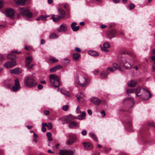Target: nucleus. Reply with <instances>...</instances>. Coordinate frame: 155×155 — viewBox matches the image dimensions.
Instances as JSON below:
<instances>
[{
	"mask_svg": "<svg viewBox=\"0 0 155 155\" xmlns=\"http://www.w3.org/2000/svg\"><path fill=\"white\" fill-rule=\"evenodd\" d=\"M136 57L134 53H131L126 58L122 57L120 59L121 64H123V67L127 69H130L132 67V65L134 63V59Z\"/></svg>",
	"mask_w": 155,
	"mask_h": 155,
	"instance_id": "obj_1",
	"label": "nucleus"
},
{
	"mask_svg": "<svg viewBox=\"0 0 155 155\" xmlns=\"http://www.w3.org/2000/svg\"><path fill=\"white\" fill-rule=\"evenodd\" d=\"M19 13L18 15V17H19L20 15L25 16L27 18H30L32 17V13L27 9L19 8Z\"/></svg>",
	"mask_w": 155,
	"mask_h": 155,
	"instance_id": "obj_2",
	"label": "nucleus"
},
{
	"mask_svg": "<svg viewBox=\"0 0 155 155\" xmlns=\"http://www.w3.org/2000/svg\"><path fill=\"white\" fill-rule=\"evenodd\" d=\"M24 83L26 86L29 87H34L37 84L35 82V79L31 76L26 77L25 78Z\"/></svg>",
	"mask_w": 155,
	"mask_h": 155,
	"instance_id": "obj_3",
	"label": "nucleus"
},
{
	"mask_svg": "<svg viewBox=\"0 0 155 155\" xmlns=\"http://www.w3.org/2000/svg\"><path fill=\"white\" fill-rule=\"evenodd\" d=\"M49 79L51 83L54 87H59L60 82L58 76L51 74L49 76Z\"/></svg>",
	"mask_w": 155,
	"mask_h": 155,
	"instance_id": "obj_4",
	"label": "nucleus"
},
{
	"mask_svg": "<svg viewBox=\"0 0 155 155\" xmlns=\"http://www.w3.org/2000/svg\"><path fill=\"white\" fill-rule=\"evenodd\" d=\"M151 94L150 92L147 89L143 88L142 93L140 95V98L143 100H148L151 97Z\"/></svg>",
	"mask_w": 155,
	"mask_h": 155,
	"instance_id": "obj_5",
	"label": "nucleus"
},
{
	"mask_svg": "<svg viewBox=\"0 0 155 155\" xmlns=\"http://www.w3.org/2000/svg\"><path fill=\"white\" fill-rule=\"evenodd\" d=\"M112 67L108 68L106 70L107 73L109 72L110 71L113 72L117 69H118L120 71H122L121 68L117 64L114 63L112 64Z\"/></svg>",
	"mask_w": 155,
	"mask_h": 155,
	"instance_id": "obj_6",
	"label": "nucleus"
},
{
	"mask_svg": "<svg viewBox=\"0 0 155 155\" xmlns=\"http://www.w3.org/2000/svg\"><path fill=\"white\" fill-rule=\"evenodd\" d=\"M88 81L87 78L84 77H81L77 82V83L80 86L83 87L86 86Z\"/></svg>",
	"mask_w": 155,
	"mask_h": 155,
	"instance_id": "obj_7",
	"label": "nucleus"
},
{
	"mask_svg": "<svg viewBox=\"0 0 155 155\" xmlns=\"http://www.w3.org/2000/svg\"><path fill=\"white\" fill-rule=\"evenodd\" d=\"M4 13L7 16L12 18L14 16L15 12L13 9L11 8H6L5 10Z\"/></svg>",
	"mask_w": 155,
	"mask_h": 155,
	"instance_id": "obj_8",
	"label": "nucleus"
},
{
	"mask_svg": "<svg viewBox=\"0 0 155 155\" xmlns=\"http://www.w3.org/2000/svg\"><path fill=\"white\" fill-rule=\"evenodd\" d=\"M69 137L70 139L67 142V144L68 145H71L76 141V136L74 134H70L69 135Z\"/></svg>",
	"mask_w": 155,
	"mask_h": 155,
	"instance_id": "obj_9",
	"label": "nucleus"
},
{
	"mask_svg": "<svg viewBox=\"0 0 155 155\" xmlns=\"http://www.w3.org/2000/svg\"><path fill=\"white\" fill-rule=\"evenodd\" d=\"M67 28L68 26L66 24H62L57 29V31L59 32L64 33L67 31Z\"/></svg>",
	"mask_w": 155,
	"mask_h": 155,
	"instance_id": "obj_10",
	"label": "nucleus"
},
{
	"mask_svg": "<svg viewBox=\"0 0 155 155\" xmlns=\"http://www.w3.org/2000/svg\"><path fill=\"white\" fill-rule=\"evenodd\" d=\"M15 85L12 87V91H17L20 88V85L19 80L18 79L15 81Z\"/></svg>",
	"mask_w": 155,
	"mask_h": 155,
	"instance_id": "obj_11",
	"label": "nucleus"
},
{
	"mask_svg": "<svg viewBox=\"0 0 155 155\" xmlns=\"http://www.w3.org/2000/svg\"><path fill=\"white\" fill-rule=\"evenodd\" d=\"M84 95L81 93L78 94L77 96V99L78 101L80 103H82L84 101Z\"/></svg>",
	"mask_w": 155,
	"mask_h": 155,
	"instance_id": "obj_12",
	"label": "nucleus"
},
{
	"mask_svg": "<svg viewBox=\"0 0 155 155\" xmlns=\"http://www.w3.org/2000/svg\"><path fill=\"white\" fill-rule=\"evenodd\" d=\"M91 102L94 104L98 105L101 103V100L97 97H92L91 98Z\"/></svg>",
	"mask_w": 155,
	"mask_h": 155,
	"instance_id": "obj_13",
	"label": "nucleus"
},
{
	"mask_svg": "<svg viewBox=\"0 0 155 155\" xmlns=\"http://www.w3.org/2000/svg\"><path fill=\"white\" fill-rule=\"evenodd\" d=\"M83 144L85 149L87 150H90L93 148V145L89 142H83Z\"/></svg>",
	"mask_w": 155,
	"mask_h": 155,
	"instance_id": "obj_14",
	"label": "nucleus"
},
{
	"mask_svg": "<svg viewBox=\"0 0 155 155\" xmlns=\"http://www.w3.org/2000/svg\"><path fill=\"white\" fill-rule=\"evenodd\" d=\"M16 64V62L15 61H12L6 63L4 64V66L7 68H10L15 65Z\"/></svg>",
	"mask_w": 155,
	"mask_h": 155,
	"instance_id": "obj_15",
	"label": "nucleus"
},
{
	"mask_svg": "<svg viewBox=\"0 0 155 155\" xmlns=\"http://www.w3.org/2000/svg\"><path fill=\"white\" fill-rule=\"evenodd\" d=\"M60 155H72L73 152L67 150H61L60 151Z\"/></svg>",
	"mask_w": 155,
	"mask_h": 155,
	"instance_id": "obj_16",
	"label": "nucleus"
},
{
	"mask_svg": "<svg viewBox=\"0 0 155 155\" xmlns=\"http://www.w3.org/2000/svg\"><path fill=\"white\" fill-rule=\"evenodd\" d=\"M110 47V45L109 43L108 42H105L104 43L103 47H101V49L102 51L106 52L109 51V50L107 49Z\"/></svg>",
	"mask_w": 155,
	"mask_h": 155,
	"instance_id": "obj_17",
	"label": "nucleus"
},
{
	"mask_svg": "<svg viewBox=\"0 0 155 155\" xmlns=\"http://www.w3.org/2000/svg\"><path fill=\"white\" fill-rule=\"evenodd\" d=\"M32 58L31 56L26 57L25 59V66L28 67L32 62Z\"/></svg>",
	"mask_w": 155,
	"mask_h": 155,
	"instance_id": "obj_18",
	"label": "nucleus"
},
{
	"mask_svg": "<svg viewBox=\"0 0 155 155\" xmlns=\"http://www.w3.org/2000/svg\"><path fill=\"white\" fill-rule=\"evenodd\" d=\"M80 114H81L78 115L77 117H74L73 118V119H78L79 120H82L85 119L86 116L85 112L83 111Z\"/></svg>",
	"mask_w": 155,
	"mask_h": 155,
	"instance_id": "obj_19",
	"label": "nucleus"
},
{
	"mask_svg": "<svg viewBox=\"0 0 155 155\" xmlns=\"http://www.w3.org/2000/svg\"><path fill=\"white\" fill-rule=\"evenodd\" d=\"M77 25V24L75 22H73L71 25V28L72 30L74 31H77L79 30V26H75V25Z\"/></svg>",
	"mask_w": 155,
	"mask_h": 155,
	"instance_id": "obj_20",
	"label": "nucleus"
},
{
	"mask_svg": "<svg viewBox=\"0 0 155 155\" xmlns=\"http://www.w3.org/2000/svg\"><path fill=\"white\" fill-rule=\"evenodd\" d=\"M116 31L115 30L113 29L109 31L108 34V35L110 38H112L115 37Z\"/></svg>",
	"mask_w": 155,
	"mask_h": 155,
	"instance_id": "obj_21",
	"label": "nucleus"
},
{
	"mask_svg": "<svg viewBox=\"0 0 155 155\" xmlns=\"http://www.w3.org/2000/svg\"><path fill=\"white\" fill-rule=\"evenodd\" d=\"M62 67L61 66L58 65L51 68L50 70V71L51 73H53L55 71L57 70L62 69Z\"/></svg>",
	"mask_w": 155,
	"mask_h": 155,
	"instance_id": "obj_22",
	"label": "nucleus"
},
{
	"mask_svg": "<svg viewBox=\"0 0 155 155\" xmlns=\"http://www.w3.org/2000/svg\"><path fill=\"white\" fill-rule=\"evenodd\" d=\"M127 103L129 104H130L132 105H133L134 101L133 98L130 97L127 99H125L124 101V104L125 103Z\"/></svg>",
	"mask_w": 155,
	"mask_h": 155,
	"instance_id": "obj_23",
	"label": "nucleus"
},
{
	"mask_svg": "<svg viewBox=\"0 0 155 155\" xmlns=\"http://www.w3.org/2000/svg\"><path fill=\"white\" fill-rule=\"evenodd\" d=\"M10 72L12 74H18L21 72V70L19 68H15L10 70Z\"/></svg>",
	"mask_w": 155,
	"mask_h": 155,
	"instance_id": "obj_24",
	"label": "nucleus"
},
{
	"mask_svg": "<svg viewBox=\"0 0 155 155\" xmlns=\"http://www.w3.org/2000/svg\"><path fill=\"white\" fill-rule=\"evenodd\" d=\"M58 11L59 13L61 15L62 19L64 18L66 15V14L65 11L61 8H59L58 9Z\"/></svg>",
	"mask_w": 155,
	"mask_h": 155,
	"instance_id": "obj_25",
	"label": "nucleus"
},
{
	"mask_svg": "<svg viewBox=\"0 0 155 155\" xmlns=\"http://www.w3.org/2000/svg\"><path fill=\"white\" fill-rule=\"evenodd\" d=\"M52 19L54 22H57L62 19L61 17L58 15H53Z\"/></svg>",
	"mask_w": 155,
	"mask_h": 155,
	"instance_id": "obj_26",
	"label": "nucleus"
},
{
	"mask_svg": "<svg viewBox=\"0 0 155 155\" xmlns=\"http://www.w3.org/2000/svg\"><path fill=\"white\" fill-rule=\"evenodd\" d=\"M137 81L134 80H131L128 83V86L130 87H134L136 86L137 84Z\"/></svg>",
	"mask_w": 155,
	"mask_h": 155,
	"instance_id": "obj_27",
	"label": "nucleus"
},
{
	"mask_svg": "<svg viewBox=\"0 0 155 155\" xmlns=\"http://www.w3.org/2000/svg\"><path fill=\"white\" fill-rule=\"evenodd\" d=\"M71 116V115H69L68 117L63 119L62 120V124H64L70 123L71 120V119H70Z\"/></svg>",
	"mask_w": 155,
	"mask_h": 155,
	"instance_id": "obj_28",
	"label": "nucleus"
},
{
	"mask_svg": "<svg viewBox=\"0 0 155 155\" xmlns=\"http://www.w3.org/2000/svg\"><path fill=\"white\" fill-rule=\"evenodd\" d=\"M88 53L89 55L93 56L95 57L98 56V54L97 52L94 51H88Z\"/></svg>",
	"mask_w": 155,
	"mask_h": 155,
	"instance_id": "obj_29",
	"label": "nucleus"
},
{
	"mask_svg": "<svg viewBox=\"0 0 155 155\" xmlns=\"http://www.w3.org/2000/svg\"><path fill=\"white\" fill-rule=\"evenodd\" d=\"M141 89L140 87L139 86L137 87L136 89H135V94L136 96L139 97L140 98V95H138V94L140 92Z\"/></svg>",
	"mask_w": 155,
	"mask_h": 155,
	"instance_id": "obj_30",
	"label": "nucleus"
},
{
	"mask_svg": "<svg viewBox=\"0 0 155 155\" xmlns=\"http://www.w3.org/2000/svg\"><path fill=\"white\" fill-rule=\"evenodd\" d=\"M109 74V72L107 73V71H106L105 72H102L101 73V78L102 79H104L106 78L107 77L108 74Z\"/></svg>",
	"mask_w": 155,
	"mask_h": 155,
	"instance_id": "obj_31",
	"label": "nucleus"
},
{
	"mask_svg": "<svg viewBox=\"0 0 155 155\" xmlns=\"http://www.w3.org/2000/svg\"><path fill=\"white\" fill-rule=\"evenodd\" d=\"M49 61L50 63H54L57 62L58 61V60L54 58L51 57L49 58Z\"/></svg>",
	"mask_w": 155,
	"mask_h": 155,
	"instance_id": "obj_32",
	"label": "nucleus"
},
{
	"mask_svg": "<svg viewBox=\"0 0 155 155\" xmlns=\"http://www.w3.org/2000/svg\"><path fill=\"white\" fill-rule=\"evenodd\" d=\"M73 56L74 60L77 61L79 59L80 55L78 53H74L73 54Z\"/></svg>",
	"mask_w": 155,
	"mask_h": 155,
	"instance_id": "obj_33",
	"label": "nucleus"
},
{
	"mask_svg": "<svg viewBox=\"0 0 155 155\" xmlns=\"http://www.w3.org/2000/svg\"><path fill=\"white\" fill-rule=\"evenodd\" d=\"M13 82L11 80L9 81L8 82L6 83L5 86L7 88H9L12 87Z\"/></svg>",
	"mask_w": 155,
	"mask_h": 155,
	"instance_id": "obj_34",
	"label": "nucleus"
},
{
	"mask_svg": "<svg viewBox=\"0 0 155 155\" xmlns=\"http://www.w3.org/2000/svg\"><path fill=\"white\" fill-rule=\"evenodd\" d=\"M58 37V36L54 33H51L49 36V38L50 39H52Z\"/></svg>",
	"mask_w": 155,
	"mask_h": 155,
	"instance_id": "obj_35",
	"label": "nucleus"
},
{
	"mask_svg": "<svg viewBox=\"0 0 155 155\" xmlns=\"http://www.w3.org/2000/svg\"><path fill=\"white\" fill-rule=\"evenodd\" d=\"M78 124V123L74 121L71 122L69 125V127L70 128H73L76 126H77Z\"/></svg>",
	"mask_w": 155,
	"mask_h": 155,
	"instance_id": "obj_36",
	"label": "nucleus"
},
{
	"mask_svg": "<svg viewBox=\"0 0 155 155\" xmlns=\"http://www.w3.org/2000/svg\"><path fill=\"white\" fill-rule=\"evenodd\" d=\"M47 17V16H44L41 15L40 17H39L37 18L36 20L37 21H39L40 20H41L42 21H45L46 20V18Z\"/></svg>",
	"mask_w": 155,
	"mask_h": 155,
	"instance_id": "obj_37",
	"label": "nucleus"
},
{
	"mask_svg": "<svg viewBox=\"0 0 155 155\" xmlns=\"http://www.w3.org/2000/svg\"><path fill=\"white\" fill-rule=\"evenodd\" d=\"M25 0H14L16 3L22 5L24 4Z\"/></svg>",
	"mask_w": 155,
	"mask_h": 155,
	"instance_id": "obj_38",
	"label": "nucleus"
},
{
	"mask_svg": "<svg viewBox=\"0 0 155 155\" xmlns=\"http://www.w3.org/2000/svg\"><path fill=\"white\" fill-rule=\"evenodd\" d=\"M89 135L93 139L96 141H97V138L96 135L92 133H89Z\"/></svg>",
	"mask_w": 155,
	"mask_h": 155,
	"instance_id": "obj_39",
	"label": "nucleus"
},
{
	"mask_svg": "<svg viewBox=\"0 0 155 155\" xmlns=\"http://www.w3.org/2000/svg\"><path fill=\"white\" fill-rule=\"evenodd\" d=\"M60 144L59 143H58L56 144L55 145V147L54 146H52V147L53 148V149L54 150H58L59 149V147L60 146Z\"/></svg>",
	"mask_w": 155,
	"mask_h": 155,
	"instance_id": "obj_40",
	"label": "nucleus"
},
{
	"mask_svg": "<svg viewBox=\"0 0 155 155\" xmlns=\"http://www.w3.org/2000/svg\"><path fill=\"white\" fill-rule=\"evenodd\" d=\"M135 91V89H127L126 91V92L127 93H134Z\"/></svg>",
	"mask_w": 155,
	"mask_h": 155,
	"instance_id": "obj_41",
	"label": "nucleus"
},
{
	"mask_svg": "<svg viewBox=\"0 0 155 155\" xmlns=\"http://www.w3.org/2000/svg\"><path fill=\"white\" fill-rule=\"evenodd\" d=\"M7 57L9 59H12L15 57V55L14 54H12V53H10L7 55Z\"/></svg>",
	"mask_w": 155,
	"mask_h": 155,
	"instance_id": "obj_42",
	"label": "nucleus"
},
{
	"mask_svg": "<svg viewBox=\"0 0 155 155\" xmlns=\"http://www.w3.org/2000/svg\"><path fill=\"white\" fill-rule=\"evenodd\" d=\"M61 93L64 95L66 96L67 97H70L71 95V93L68 91L66 92L65 93H64L62 92V91L61 90Z\"/></svg>",
	"mask_w": 155,
	"mask_h": 155,
	"instance_id": "obj_43",
	"label": "nucleus"
},
{
	"mask_svg": "<svg viewBox=\"0 0 155 155\" xmlns=\"http://www.w3.org/2000/svg\"><path fill=\"white\" fill-rule=\"evenodd\" d=\"M47 127L48 129H51L52 128V125L51 123L49 122L47 124Z\"/></svg>",
	"mask_w": 155,
	"mask_h": 155,
	"instance_id": "obj_44",
	"label": "nucleus"
},
{
	"mask_svg": "<svg viewBox=\"0 0 155 155\" xmlns=\"http://www.w3.org/2000/svg\"><path fill=\"white\" fill-rule=\"evenodd\" d=\"M63 110L64 111H67L68 109V106L67 105H64L62 107Z\"/></svg>",
	"mask_w": 155,
	"mask_h": 155,
	"instance_id": "obj_45",
	"label": "nucleus"
},
{
	"mask_svg": "<svg viewBox=\"0 0 155 155\" xmlns=\"http://www.w3.org/2000/svg\"><path fill=\"white\" fill-rule=\"evenodd\" d=\"M87 132L86 130H83L81 131V134L83 136L86 135L87 134Z\"/></svg>",
	"mask_w": 155,
	"mask_h": 155,
	"instance_id": "obj_46",
	"label": "nucleus"
},
{
	"mask_svg": "<svg viewBox=\"0 0 155 155\" xmlns=\"http://www.w3.org/2000/svg\"><path fill=\"white\" fill-rule=\"evenodd\" d=\"M4 59V58L3 57L2 55L0 54V64L2 63V61Z\"/></svg>",
	"mask_w": 155,
	"mask_h": 155,
	"instance_id": "obj_47",
	"label": "nucleus"
},
{
	"mask_svg": "<svg viewBox=\"0 0 155 155\" xmlns=\"http://www.w3.org/2000/svg\"><path fill=\"white\" fill-rule=\"evenodd\" d=\"M52 134L50 132H48L47 133V136L49 138H51V137Z\"/></svg>",
	"mask_w": 155,
	"mask_h": 155,
	"instance_id": "obj_48",
	"label": "nucleus"
},
{
	"mask_svg": "<svg viewBox=\"0 0 155 155\" xmlns=\"http://www.w3.org/2000/svg\"><path fill=\"white\" fill-rule=\"evenodd\" d=\"M44 113L45 115H48L50 114V112L48 110H45Z\"/></svg>",
	"mask_w": 155,
	"mask_h": 155,
	"instance_id": "obj_49",
	"label": "nucleus"
},
{
	"mask_svg": "<svg viewBox=\"0 0 155 155\" xmlns=\"http://www.w3.org/2000/svg\"><path fill=\"white\" fill-rule=\"evenodd\" d=\"M134 7L135 5L134 4L131 3L130 6V9H132L134 8Z\"/></svg>",
	"mask_w": 155,
	"mask_h": 155,
	"instance_id": "obj_50",
	"label": "nucleus"
},
{
	"mask_svg": "<svg viewBox=\"0 0 155 155\" xmlns=\"http://www.w3.org/2000/svg\"><path fill=\"white\" fill-rule=\"evenodd\" d=\"M101 114L102 115V116L103 117H104L106 115L105 111L104 110H102L101 111Z\"/></svg>",
	"mask_w": 155,
	"mask_h": 155,
	"instance_id": "obj_51",
	"label": "nucleus"
},
{
	"mask_svg": "<svg viewBox=\"0 0 155 155\" xmlns=\"http://www.w3.org/2000/svg\"><path fill=\"white\" fill-rule=\"evenodd\" d=\"M38 87L39 89L41 90L42 89L43 87L42 85L39 84L38 85Z\"/></svg>",
	"mask_w": 155,
	"mask_h": 155,
	"instance_id": "obj_52",
	"label": "nucleus"
},
{
	"mask_svg": "<svg viewBox=\"0 0 155 155\" xmlns=\"http://www.w3.org/2000/svg\"><path fill=\"white\" fill-rule=\"evenodd\" d=\"M87 113L88 114L90 115H91L92 114V111L91 110H87Z\"/></svg>",
	"mask_w": 155,
	"mask_h": 155,
	"instance_id": "obj_53",
	"label": "nucleus"
},
{
	"mask_svg": "<svg viewBox=\"0 0 155 155\" xmlns=\"http://www.w3.org/2000/svg\"><path fill=\"white\" fill-rule=\"evenodd\" d=\"M75 50L76 51L78 52H80L81 51L80 49L78 47L76 48H75Z\"/></svg>",
	"mask_w": 155,
	"mask_h": 155,
	"instance_id": "obj_54",
	"label": "nucleus"
},
{
	"mask_svg": "<svg viewBox=\"0 0 155 155\" xmlns=\"http://www.w3.org/2000/svg\"><path fill=\"white\" fill-rule=\"evenodd\" d=\"M94 74L97 75L99 73V71L98 70H95L94 71Z\"/></svg>",
	"mask_w": 155,
	"mask_h": 155,
	"instance_id": "obj_55",
	"label": "nucleus"
},
{
	"mask_svg": "<svg viewBox=\"0 0 155 155\" xmlns=\"http://www.w3.org/2000/svg\"><path fill=\"white\" fill-rule=\"evenodd\" d=\"M41 130L42 132H45L46 130V129L44 127H42L41 128Z\"/></svg>",
	"mask_w": 155,
	"mask_h": 155,
	"instance_id": "obj_56",
	"label": "nucleus"
},
{
	"mask_svg": "<svg viewBox=\"0 0 155 155\" xmlns=\"http://www.w3.org/2000/svg\"><path fill=\"white\" fill-rule=\"evenodd\" d=\"M3 5V2L2 0H0V9L1 8Z\"/></svg>",
	"mask_w": 155,
	"mask_h": 155,
	"instance_id": "obj_57",
	"label": "nucleus"
},
{
	"mask_svg": "<svg viewBox=\"0 0 155 155\" xmlns=\"http://www.w3.org/2000/svg\"><path fill=\"white\" fill-rule=\"evenodd\" d=\"M107 27V26L105 25H103L101 26V28H104Z\"/></svg>",
	"mask_w": 155,
	"mask_h": 155,
	"instance_id": "obj_58",
	"label": "nucleus"
},
{
	"mask_svg": "<svg viewBox=\"0 0 155 155\" xmlns=\"http://www.w3.org/2000/svg\"><path fill=\"white\" fill-rule=\"evenodd\" d=\"M150 125L155 127V123H151L150 124Z\"/></svg>",
	"mask_w": 155,
	"mask_h": 155,
	"instance_id": "obj_59",
	"label": "nucleus"
},
{
	"mask_svg": "<svg viewBox=\"0 0 155 155\" xmlns=\"http://www.w3.org/2000/svg\"><path fill=\"white\" fill-rule=\"evenodd\" d=\"M42 127H45V126L47 127V124L46 123H42Z\"/></svg>",
	"mask_w": 155,
	"mask_h": 155,
	"instance_id": "obj_60",
	"label": "nucleus"
},
{
	"mask_svg": "<svg viewBox=\"0 0 155 155\" xmlns=\"http://www.w3.org/2000/svg\"><path fill=\"white\" fill-rule=\"evenodd\" d=\"M48 152L49 153H54V152L52 151L51 150H48Z\"/></svg>",
	"mask_w": 155,
	"mask_h": 155,
	"instance_id": "obj_61",
	"label": "nucleus"
},
{
	"mask_svg": "<svg viewBox=\"0 0 155 155\" xmlns=\"http://www.w3.org/2000/svg\"><path fill=\"white\" fill-rule=\"evenodd\" d=\"M48 2L49 4H51L52 3L53 1L52 0H48Z\"/></svg>",
	"mask_w": 155,
	"mask_h": 155,
	"instance_id": "obj_62",
	"label": "nucleus"
},
{
	"mask_svg": "<svg viewBox=\"0 0 155 155\" xmlns=\"http://www.w3.org/2000/svg\"><path fill=\"white\" fill-rule=\"evenodd\" d=\"M153 70L155 71V62L153 65Z\"/></svg>",
	"mask_w": 155,
	"mask_h": 155,
	"instance_id": "obj_63",
	"label": "nucleus"
},
{
	"mask_svg": "<svg viewBox=\"0 0 155 155\" xmlns=\"http://www.w3.org/2000/svg\"><path fill=\"white\" fill-rule=\"evenodd\" d=\"M100 154V153H94L92 155H99Z\"/></svg>",
	"mask_w": 155,
	"mask_h": 155,
	"instance_id": "obj_64",
	"label": "nucleus"
}]
</instances>
